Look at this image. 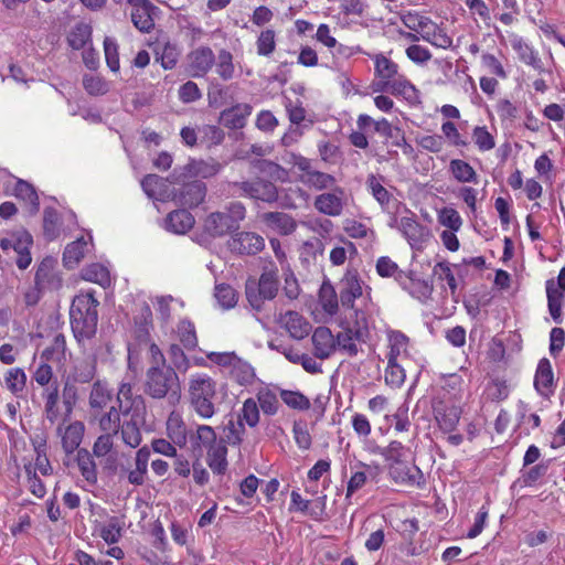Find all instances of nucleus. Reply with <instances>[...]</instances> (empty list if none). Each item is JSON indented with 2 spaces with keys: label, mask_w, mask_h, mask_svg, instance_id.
<instances>
[{
  "label": "nucleus",
  "mask_w": 565,
  "mask_h": 565,
  "mask_svg": "<svg viewBox=\"0 0 565 565\" xmlns=\"http://www.w3.org/2000/svg\"><path fill=\"white\" fill-rule=\"evenodd\" d=\"M99 301L94 292L74 297L70 308V322L73 335L78 344L92 340L97 332Z\"/></svg>",
  "instance_id": "nucleus-1"
},
{
  "label": "nucleus",
  "mask_w": 565,
  "mask_h": 565,
  "mask_svg": "<svg viewBox=\"0 0 565 565\" xmlns=\"http://www.w3.org/2000/svg\"><path fill=\"white\" fill-rule=\"evenodd\" d=\"M180 380L170 365L150 366L146 372L143 393L151 398H168L172 404L180 398Z\"/></svg>",
  "instance_id": "nucleus-2"
},
{
  "label": "nucleus",
  "mask_w": 565,
  "mask_h": 565,
  "mask_svg": "<svg viewBox=\"0 0 565 565\" xmlns=\"http://www.w3.org/2000/svg\"><path fill=\"white\" fill-rule=\"evenodd\" d=\"M217 383L205 373L191 375L189 380V401L194 412L203 419L213 417L216 412Z\"/></svg>",
  "instance_id": "nucleus-3"
},
{
  "label": "nucleus",
  "mask_w": 565,
  "mask_h": 565,
  "mask_svg": "<svg viewBox=\"0 0 565 565\" xmlns=\"http://www.w3.org/2000/svg\"><path fill=\"white\" fill-rule=\"evenodd\" d=\"M277 268L265 269L258 279L249 277L245 284V295L249 306L262 311L265 302L276 298L279 290Z\"/></svg>",
  "instance_id": "nucleus-4"
},
{
  "label": "nucleus",
  "mask_w": 565,
  "mask_h": 565,
  "mask_svg": "<svg viewBox=\"0 0 565 565\" xmlns=\"http://www.w3.org/2000/svg\"><path fill=\"white\" fill-rule=\"evenodd\" d=\"M223 166L215 159L209 158L207 160L190 159L186 164L177 167L171 173V179L174 181L196 180L195 178L209 179L216 175Z\"/></svg>",
  "instance_id": "nucleus-5"
},
{
  "label": "nucleus",
  "mask_w": 565,
  "mask_h": 565,
  "mask_svg": "<svg viewBox=\"0 0 565 565\" xmlns=\"http://www.w3.org/2000/svg\"><path fill=\"white\" fill-rule=\"evenodd\" d=\"M33 245V237L25 228H19L9 233L8 237L0 241V247L3 252L12 248L18 257L17 266L20 269H26L31 262L30 247Z\"/></svg>",
  "instance_id": "nucleus-6"
},
{
  "label": "nucleus",
  "mask_w": 565,
  "mask_h": 565,
  "mask_svg": "<svg viewBox=\"0 0 565 565\" xmlns=\"http://www.w3.org/2000/svg\"><path fill=\"white\" fill-rule=\"evenodd\" d=\"M172 184H180L179 189L173 190V200L181 206L193 209L199 206L205 199L206 185L201 180L174 181L171 174L168 178Z\"/></svg>",
  "instance_id": "nucleus-7"
},
{
  "label": "nucleus",
  "mask_w": 565,
  "mask_h": 565,
  "mask_svg": "<svg viewBox=\"0 0 565 565\" xmlns=\"http://www.w3.org/2000/svg\"><path fill=\"white\" fill-rule=\"evenodd\" d=\"M369 337L366 318L363 312L355 311V321L352 327H348L343 332L337 335L335 343L350 356H355L359 352L354 341L365 342Z\"/></svg>",
  "instance_id": "nucleus-8"
},
{
  "label": "nucleus",
  "mask_w": 565,
  "mask_h": 565,
  "mask_svg": "<svg viewBox=\"0 0 565 565\" xmlns=\"http://www.w3.org/2000/svg\"><path fill=\"white\" fill-rule=\"evenodd\" d=\"M242 193L250 199L259 200L266 203H275L278 200L277 186L267 180L256 178L250 181L235 182Z\"/></svg>",
  "instance_id": "nucleus-9"
},
{
  "label": "nucleus",
  "mask_w": 565,
  "mask_h": 565,
  "mask_svg": "<svg viewBox=\"0 0 565 565\" xmlns=\"http://www.w3.org/2000/svg\"><path fill=\"white\" fill-rule=\"evenodd\" d=\"M131 6V22L142 33H150L154 28V18L159 8L149 0H127Z\"/></svg>",
  "instance_id": "nucleus-10"
},
{
  "label": "nucleus",
  "mask_w": 565,
  "mask_h": 565,
  "mask_svg": "<svg viewBox=\"0 0 565 565\" xmlns=\"http://www.w3.org/2000/svg\"><path fill=\"white\" fill-rule=\"evenodd\" d=\"M434 417L439 428L445 433H451L456 429L461 408L450 401L438 399L433 403Z\"/></svg>",
  "instance_id": "nucleus-11"
},
{
  "label": "nucleus",
  "mask_w": 565,
  "mask_h": 565,
  "mask_svg": "<svg viewBox=\"0 0 565 565\" xmlns=\"http://www.w3.org/2000/svg\"><path fill=\"white\" fill-rule=\"evenodd\" d=\"M231 252L241 255H256L264 246V238L254 232H234L227 242Z\"/></svg>",
  "instance_id": "nucleus-12"
},
{
  "label": "nucleus",
  "mask_w": 565,
  "mask_h": 565,
  "mask_svg": "<svg viewBox=\"0 0 565 565\" xmlns=\"http://www.w3.org/2000/svg\"><path fill=\"white\" fill-rule=\"evenodd\" d=\"M189 71L192 77H203L215 64V55L211 47L200 46L188 55Z\"/></svg>",
  "instance_id": "nucleus-13"
},
{
  "label": "nucleus",
  "mask_w": 565,
  "mask_h": 565,
  "mask_svg": "<svg viewBox=\"0 0 565 565\" xmlns=\"http://www.w3.org/2000/svg\"><path fill=\"white\" fill-rule=\"evenodd\" d=\"M253 107L249 104H236L222 110L218 121L228 129H243L246 126L247 118L250 116Z\"/></svg>",
  "instance_id": "nucleus-14"
},
{
  "label": "nucleus",
  "mask_w": 565,
  "mask_h": 565,
  "mask_svg": "<svg viewBox=\"0 0 565 565\" xmlns=\"http://www.w3.org/2000/svg\"><path fill=\"white\" fill-rule=\"evenodd\" d=\"M534 387L536 392L545 398H548L554 394V373L552 370L551 362L546 358H543L539 361L534 376Z\"/></svg>",
  "instance_id": "nucleus-15"
},
{
  "label": "nucleus",
  "mask_w": 565,
  "mask_h": 565,
  "mask_svg": "<svg viewBox=\"0 0 565 565\" xmlns=\"http://www.w3.org/2000/svg\"><path fill=\"white\" fill-rule=\"evenodd\" d=\"M289 335L296 340L305 339L311 329L310 323L297 311L289 310L279 319Z\"/></svg>",
  "instance_id": "nucleus-16"
},
{
  "label": "nucleus",
  "mask_w": 565,
  "mask_h": 565,
  "mask_svg": "<svg viewBox=\"0 0 565 565\" xmlns=\"http://www.w3.org/2000/svg\"><path fill=\"white\" fill-rule=\"evenodd\" d=\"M311 340L315 348V356L320 360L328 359L335 349V339L327 327H318Z\"/></svg>",
  "instance_id": "nucleus-17"
},
{
  "label": "nucleus",
  "mask_w": 565,
  "mask_h": 565,
  "mask_svg": "<svg viewBox=\"0 0 565 565\" xmlns=\"http://www.w3.org/2000/svg\"><path fill=\"white\" fill-rule=\"evenodd\" d=\"M374 130L387 139H392V145L402 148L404 153L409 154L413 152V147L406 141L404 131L399 127L392 126L387 119L382 118L375 121Z\"/></svg>",
  "instance_id": "nucleus-18"
},
{
  "label": "nucleus",
  "mask_w": 565,
  "mask_h": 565,
  "mask_svg": "<svg viewBox=\"0 0 565 565\" xmlns=\"http://www.w3.org/2000/svg\"><path fill=\"white\" fill-rule=\"evenodd\" d=\"M206 463L215 475H224L227 470V444L220 438L206 450Z\"/></svg>",
  "instance_id": "nucleus-19"
},
{
  "label": "nucleus",
  "mask_w": 565,
  "mask_h": 565,
  "mask_svg": "<svg viewBox=\"0 0 565 565\" xmlns=\"http://www.w3.org/2000/svg\"><path fill=\"white\" fill-rule=\"evenodd\" d=\"M204 231L212 237H222L232 234L237 230L230 222L224 212H212L204 221Z\"/></svg>",
  "instance_id": "nucleus-20"
},
{
  "label": "nucleus",
  "mask_w": 565,
  "mask_h": 565,
  "mask_svg": "<svg viewBox=\"0 0 565 565\" xmlns=\"http://www.w3.org/2000/svg\"><path fill=\"white\" fill-rule=\"evenodd\" d=\"M217 435L213 427L209 425H196L195 431H190V444L192 451L202 455L217 441Z\"/></svg>",
  "instance_id": "nucleus-21"
},
{
  "label": "nucleus",
  "mask_w": 565,
  "mask_h": 565,
  "mask_svg": "<svg viewBox=\"0 0 565 565\" xmlns=\"http://www.w3.org/2000/svg\"><path fill=\"white\" fill-rule=\"evenodd\" d=\"M399 286L412 297L420 301H426L433 294V285L428 280L415 277V273L413 270H407V278H405L404 284H401Z\"/></svg>",
  "instance_id": "nucleus-22"
},
{
  "label": "nucleus",
  "mask_w": 565,
  "mask_h": 565,
  "mask_svg": "<svg viewBox=\"0 0 565 565\" xmlns=\"http://www.w3.org/2000/svg\"><path fill=\"white\" fill-rule=\"evenodd\" d=\"M398 227L412 247L419 246L428 235L426 227L419 224L414 215L402 217Z\"/></svg>",
  "instance_id": "nucleus-23"
},
{
  "label": "nucleus",
  "mask_w": 565,
  "mask_h": 565,
  "mask_svg": "<svg viewBox=\"0 0 565 565\" xmlns=\"http://www.w3.org/2000/svg\"><path fill=\"white\" fill-rule=\"evenodd\" d=\"M390 473L396 482L417 486L425 482L420 469L416 466L408 467L404 460L401 463L392 465Z\"/></svg>",
  "instance_id": "nucleus-24"
},
{
  "label": "nucleus",
  "mask_w": 565,
  "mask_h": 565,
  "mask_svg": "<svg viewBox=\"0 0 565 565\" xmlns=\"http://www.w3.org/2000/svg\"><path fill=\"white\" fill-rule=\"evenodd\" d=\"M262 221L270 228L276 230L281 235H289L296 231L297 223L287 213L266 212L262 215Z\"/></svg>",
  "instance_id": "nucleus-25"
},
{
  "label": "nucleus",
  "mask_w": 565,
  "mask_h": 565,
  "mask_svg": "<svg viewBox=\"0 0 565 565\" xmlns=\"http://www.w3.org/2000/svg\"><path fill=\"white\" fill-rule=\"evenodd\" d=\"M194 217L186 209L172 211L166 218L167 228L175 234H185L194 225Z\"/></svg>",
  "instance_id": "nucleus-26"
},
{
  "label": "nucleus",
  "mask_w": 565,
  "mask_h": 565,
  "mask_svg": "<svg viewBox=\"0 0 565 565\" xmlns=\"http://www.w3.org/2000/svg\"><path fill=\"white\" fill-rule=\"evenodd\" d=\"M167 435L173 445L183 448L190 439V431L181 416L172 413L167 420Z\"/></svg>",
  "instance_id": "nucleus-27"
},
{
  "label": "nucleus",
  "mask_w": 565,
  "mask_h": 565,
  "mask_svg": "<svg viewBox=\"0 0 565 565\" xmlns=\"http://www.w3.org/2000/svg\"><path fill=\"white\" fill-rule=\"evenodd\" d=\"M135 337L139 342H148L150 338V329L152 328V311L149 305L143 303L139 312L134 318Z\"/></svg>",
  "instance_id": "nucleus-28"
},
{
  "label": "nucleus",
  "mask_w": 565,
  "mask_h": 565,
  "mask_svg": "<svg viewBox=\"0 0 565 565\" xmlns=\"http://www.w3.org/2000/svg\"><path fill=\"white\" fill-rule=\"evenodd\" d=\"M546 294L550 315L555 323H561L565 295L558 290L554 279L546 281Z\"/></svg>",
  "instance_id": "nucleus-29"
},
{
  "label": "nucleus",
  "mask_w": 565,
  "mask_h": 565,
  "mask_svg": "<svg viewBox=\"0 0 565 565\" xmlns=\"http://www.w3.org/2000/svg\"><path fill=\"white\" fill-rule=\"evenodd\" d=\"M76 463L82 477L86 482L94 486L97 483V466L93 459V455L85 448H79L76 455Z\"/></svg>",
  "instance_id": "nucleus-30"
},
{
  "label": "nucleus",
  "mask_w": 565,
  "mask_h": 565,
  "mask_svg": "<svg viewBox=\"0 0 565 565\" xmlns=\"http://www.w3.org/2000/svg\"><path fill=\"white\" fill-rule=\"evenodd\" d=\"M85 426L82 422H74L70 424L64 434L62 435V447L63 450L68 455L74 450H78L84 435Z\"/></svg>",
  "instance_id": "nucleus-31"
},
{
  "label": "nucleus",
  "mask_w": 565,
  "mask_h": 565,
  "mask_svg": "<svg viewBox=\"0 0 565 565\" xmlns=\"http://www.w3.org/2000/svg\"><path fill=\"white\" fill-rule=\"evenodd\" d=\"M315 207L326 215L339 216L343 210V202L335 193H322L316 198Z\"/></svg>",
  "instance_id": "nucleus-32"
},
{
  "label": "nucleus",
  "mask_w": 565,
  "mask_h": 565,
  "mask_svg": "<svg viewBox=\"0 0 565 565\" xmlns=\"http://www.w3.org/2000/svg\"><path fill=\"white\" fill-rule=\"evenodd\" d=\"M96 373V361L94 359H82L77 360L67 375L73 382L76 383H89Z\"/></svg>",
  "instance_id": "nucleus-33"
},
{
  "label": "nucleus",
  "mask_w": 565,
  "mask_h": 565,
  "mask_svg": "<svg viewBox=\"0 0 565 565\" xmlns=\"http://www.w3.org/2000/svg\"><path fill=\"white\" fill-rule=\"evenodd\" d=\"M87 241L82 236L66 245L63 253V265L67 269H74L85 255Z\"/></svg>",
  "instance_id": "nucleus-34"
},
{
  "label": "nucleus",
  "mask_w": 565,
  "mask_h": 565,
  "mask_svg": "<svg viewBox=\"0 0 565 565\" xmlns=\"http://www.w3.org/2000/svg\"><path fill=\"white\" fill-rule=\"evenodd\" d=\"M376 273L383 278H394L398 285L407 278V271L401 269L388 256H381L376 260Z\"/></svg>",
  "instance_id": "nucleus-35"
},
{
  "label": "nucleus",
  "mask_w": 565,
  "mask_h": 565,
  "mask_svg": "<svg viewBox=\"0 0 565 565\" xmlns=\"http://www.w3.org/2000/svg\"><path fill=\"white\" fill-rule=\"evenodd\" d=\"M362 296V287L356 276H347L344 286L340 290L341 305L344 308L353 309L354 300Z\"/></svg>",
  "instance_id": "nucleus-36"
},
{
  "label": "nucleus",
  "mask_w": 565,
  "mask_h": 565,
  "mask_svg": "<svg viewBox=\"0 0 565 565\" xmlns=\"http://www.w3.org/2000/svg\"><path fill=\"white\" fill-rule=\"evenodd\" d=\"M81 275L84 280L98 284L102 287H107L110 284L108 269L99 263L87 265L82 269Z\"/></svg>",
  "instance_id": "nucleus-37"
},
{
  "label": "nucleus",
  "mask_w": 565,
  "mask_h": 565,
  "mask_svg": "<svg viewBox=\"0 0 565 565\" xmlns=\"http://www.w3.org/2000/svg\"><path fill=\"white\" fill-rule=\"evenodd\" d=\"M14 194L17 198L30 203L31 214H36L39 212V195L31 183L24 180H19L14 186Z\"/></svg>",
  "instance_id": "nucleus-38"
},
{
  "label": "nucleus",
  "mask_w": 565,
  "mask_h": 565,
  "mask_svg": "<svg viewBox=\"0 0 565 565\" xmlns=\"http://www.w3.org/2000/svg\"><path fill=\"white\" fill-rule=\"evenodd\" d=\"M230 376L239 385H249L255 379L254 367L239 356L230 370Z\"/></svg>",
  "instance_id": "nucleus-39"
},
{
  "label": "nucleus",
  "mask_w": 565,
  "mask_h": 565,
  "mask_svg": "<svg viewBox=\"0 0 565 565\" xmlns=\"http://www.w3.org/2000/svg\"><path fill=\"white\" fill-rule=\"evenodd\" d=\"M178 337L186 350H194L198 347V335L194 323L189 319H182L178 323Z\"/></svg>",
  "instance_id": "nucleus-40"
},
{
  "label": "nucleus",
  "mask_w": 565,
  "mask_h": 565,
  "mask_svg": "<svg viewBox=\"0 0 565 565\" xmlns=\"http://www.w3.org/2000/svg\"><path fill=\"white\" fill-rule=\"evenodd\" d=\"M374 73L381 79L390 81L398 75V65L383 54H376L374 57Z\"/></svg>",
  "instance_id": "nucleus-41"
},
{
  "label": "nucleus",
  "mask_w": 565,
  "mask_h": 565,
  "mask_svg": "<svg viewBox=\"0 0 565 565\" xmlns=\"http://www.w3.org/2000/svg\"><path fill=\"white\" fill-rule=\"evenodd\" d=\"M60 216L54 207H45L43 211V234L49 241L60 235Z\"/></svg>",
  "instance_id": "nucleus-42"
},
{
  "label": "nucleus",
  "mask_w": 565,
  "mask_h": 565,
  "mask_svg": "<svg viewBox=\"0 0 565 565\" xmlns=\"http://www.w3.org/2000/svg\"><path fill=\"white\" fill-rule=\"evenodd\" d=\"M319 301L326 312L330 315L337 312L339 308L338 297L329 280L323 281L319 289Z\"/></svg>",
  "instance_id": "nucleus-43"
},
{
  "label": "nucleus",
  "mask_w": 565,
  "mask_h": 565,
  "mask_svg": "<svg viewBox=\"0 0 565 565\" xmlns=\"http://www.w3.org/2000/svg\"><path fill=\"white\" fill-rule=\"evenodd\" d=\"M388 93L392 95H401L405 99L411 100L416 94L415 86L403 75H396L388 81Z\"/></svg>",
  "instance_id": "nucleus-44"
},
{
  "label": "nucleus",
  "mask_w": 565,
  "mask_h": 565,
  "mask_svg": "<svg viewBox=\"0 0 565 565\" xmlns=\"http://www.w3.org/2000/svg\"><path fill=\"white\" fill-rule=\"evenodd\" d=\"M449 168L455 179L459 182L477 183V173L468 162L460 159H454L450 161Z\"/></svg>",
  "instance_id": "nucleus-45"
},
{
  "label": "nucleus",
  "mask_w": 565,
  "mask_h": 565,
  "mask_svg": "<svg viewBox=\"0 0 565 565\" xmlns=\"http://www.w3.org/2000/svg\"><path fill=\"white\" fill-rule=\"evenodd\" d=\"M66 352V340L63 333H57L52 341V344L45 348L41 354V358L45 361H57L60 362L65 358Z\"/></svg>",
  "instance_id": "nucleus-46"
},
{
  "label": "nucleus",
  "mask_w": 565,
  "mask_h": 565,
  "mask_svg": "<svg viewBox=\"0 0 565 565\" xmlns=\"http://www.w3.org/2000/svg\"><path fill=\"white\" fill-rule=\"evenodd\" d=\"M214 296L224 309L234 308L238 300L236 290L227 284H217L214 289Z\"/></svg>",
  "instance_id": "nucleus-47"
},
{
  "label": "nucleus",
  "mask_w": 565,
  "mask_h": 565,
  "mask_svg": "<svg viewBox=\"0 0 565 565\" xmlns=\"http://www.w3.org/2000/svg\"><path fill=\"white\" fill-rule=\"evenodd\" d=\"M301 181L316 190H323L331 188L335 183V178L313 169L308 175H302Z\"/></svg>",
  "instance_id": "nucleus-48"
},
{
  "label": "nucleus",
  "mask_w": 565,
  "mask_h": 565,
  "mask_svg": "<svg viewBox=\"0 0 565 565\" xmlns=\"http://www.w3.org/2000/svg\"><path fill=\"white\" fill-rule=\"evenodd\" d=\"M122 441L131 448H137L142 440L138 422L132 417L121 426Z\"/></svg>",
  "instance_id": "nucleus-49"
},
{
  "label": "nucleus",
  "mask_w": 565,
  "mask_h": 565,
  "mask_svg": "<svg viewBox=\"0 0 565 565\" xmlns=\"http://www.w3.org/2000/svg\"><path fill=\"white\" fill-rule=\"evenodd\" d=\"M4 382L7 388L12 394L19 395V393H22L25 387V372L20 367L10 369L6 374Z\"/></svg>",
  "instance_id": "nucleus-50"
},
{
  "label": "nucleus",
  "mask_w": 565,
  "mask_h": 565,
  "mask_svg": "<svg viewBox=\"0 0 565 565\" xmlns=\"http://www.w3.org/2000/svg\"><path fill=\"white\" fill-rule=\"evenodd\" d=\"M156 55V60L160 61L164 70H172L178 63L180 50L175 44L167 42L161 52L157 51Z\"/></svg>",
  "instance_id": "nucleus-51"
},
{
  "label": "nucleus",
  "mask_w": 565,
  "mask_h": 565,
  "mask_svg": "<svg viewBox=\"0 0 565 565\" xmlns=\"http://www.w3.org/2000/svg\"><path fill=\"white\" fill-rule=\"evenodd\" d=\"M280 398L292 409L307 411L310 408L309 398L298 391L281 390Z\"/></svg>",
  "instance_id": "nucleus-52"
},
{
  "label": "nucleus",
  "mask_w": 565,
  "mask_h": 565,
  "mask_svg": "<svg viewBox=\"0 0 565 565\" xmlns=\"http://www.w3.org/2000/svg\"><path fill=\"white\" fill-rule=\"evenodd\" d=\"M254 168L262 174L273 180H284L286 171L278 163L267 160L258 159L254 162Z\"/></svg>",
  "instance_id": "nucleus-53"
},
{
  "label": "nucleus",
  "mask_w": 565,
  "mask_h": 565,
  "mask_svg": "<svg viewBox=\"0 0 565 565\" xmlns=\"http://www.w3.org/2000/svg\"><path fill=\"white\" fill-rule=\"evenodd\" d=\"M225 431V444L231 446H238L243 441V435L245 434V426L241 419L236 422L231 418L224 427Z\"/></svg>",
  "instance_id": "nucleus-54"
},
{
  "label": "nucleus",
  "mask_w": 565,
  "mask_h": 565,
  "mask_svg": "<svg viewBox=\"0 0 565 565\" xmlns=\"http://www.w3.org/2000/svg\"><path fill=\"white\" fill-rule=\"evenodd\" d=\"M366 184L374 199L385 209L392 199V194L379 182L374 174L367 177Z\"/></svg>",
  "instance_id": "nucleus-55"
},
{
  "label": "nucleus",
  "mask_w": 565,
  "mask_h": 565,
  "mask_svg": "<svg viewBox=\"0 0 565 565\" xmlns=\"http://www.w3.org/2000/svg\"><path fill=\"white\" fill-rule=\"evenodd\" d=\"M257 401L264 414L271 416L278 412V398L270 390L266 388L259 391L257 394Z\"/></svg>",
  "instance_id": "nucleus-56"
},
{
  "label": "nucleus",
  "mask_w": 565,
  "mask_h": 565,
  "mask_svg": "<svg viewBox=\"0 0 565 565\" xmlns=\"http://www.w3.org/2000/svg\"><path fill=\"white\" fill-rule=\"evenodd\" d=\"M514 50L518 52L519 57L522 62L531 65L535 70L542 68V61L536 53L521 40L513 44Z\"/></svg>",
  "instance_id": "nucleus-57"
},
{
  "label": "nucleus",
  "mask_w": 565,
  "mask_h": 565,
  "mask_svg": "<svg viewBox=\"0 0 565 565\" xmlns=\"http://www.w3.org/2000/svg\"><path fill=\"white\" fill-rule=\"evenodd\" d=\"M390 352L387 360L397 361V356L402 351L406 350L408 338L401 331H392L388 335Z\"/></svg>",
  "instance_id": "nucleus-58"
},
{
  "label": "nucleus",
  "mask_w": 565,
  "mask_h": 565,
  "mask_svg": "<svg viewBox=\"0 0 565 565\" xmlns=\"http://www.w3.org/2000/svg\"><path fill=\"white\" fill-rule=\"evenodd\" d=\"M216 72L224 81L234 75L233 55L226 50H221L217 55Z\"/></svg>",
  "instance_id": "nucleus-59"
},
{
  "label": "nucleus",
  "mask_w": 565,
  "mask_h": 565,
  "mask_svg": "<svg viewBox=\"0 0 565 565\" xmlns=\"http://www.w3.org/2000/svg\"><path fill=\"white\" fill-rule=\"evenodd\" d=\"M405 377V371L397 361L388 360L385 371V383L392 387H399L403 385Z\"/></svg>",
  "instance_id": "nucleus-60"
},
{
  "label": "nucleus",
  "mask_w": 565,
  "mask_h": 565,
  "mask_svg": "<svg viewBox=\"0 0 565 565\" xmlns=\"http://www.w3.org/2000/svg\"><path fill=\"white\" fill-rule=\"evenodd\" d=\"M238 419L246 422L249 427H255L259 422V408L257 402L253 398H247L243 404Z\"/></svg>",
  "instance_id": "nucleus-61"
},
{
  "label": "nucleus",
  "mask_w": 565,
  "mask_h": 565,
  "mask_svg": "<svg viewBox=\"0 0 565 565\" xmlns=\"http://www.w3.org/2000/svg\"><path fill=\"white\" fill-rule=\"evenodd\" d=\"M90 38V30L85 24H78L70 33L67 42L73 50H82Z\"/></svg>",
  "instance_id": "nucleus-62"
},
{
  "label": "nucleus",
  "mask_w": 565,
  "mask_h": 565,
  "mask_svg": "<svg viewBox=\"0 0 565 565\" xmlns=\"http://www.w3.org/2000/svg\"><path fill=\"white\" fill-rule=\"evenodd\" d=\"M380 454L392 465L401 463L404 460L406 449L401 441L393 440L387 447L380 450Z\"/></svg>",
  "instance_id": "nucleus-63"
},
{
  "label": "nucleus",
  "mask_w": 565,
  "mask_h": 565,
  "mask_svg": "<svg viewBox=\"0 0 565 565\" xmlns=\"http://www.w3.org/2000/svg\"><path fill=\"white\" fill-rule=\"evenodd\" d=\"M99 536L107 544H115L121 537V526L116 516L110 518L108 524L103 525L99 530Z\"/></svg>",
  "instance_id": "nucleus-64"
}]
</instances>
